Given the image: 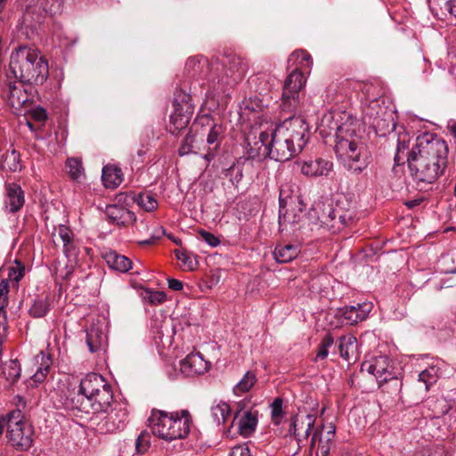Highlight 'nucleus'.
Wrapping results in <instances>:
<instances>
[{
  "label": "nucleus",
  "mask_w": 456,
  "mask_h": 456,
  "mask_svg": "<svg viewBox=\"0 0 456 456\" xmlns=\"http://www.w3.org/2000/svg\"><path fill=\"white\" fill-rule=\"evenodd\" d=\"M448 145L441 137L430 133L419 135L411 152L407 153L411 175L418 183H435L448 166Z\"/></svg>",
  "instance_id": "obj_1"
},
{
  "label": "nucleus",
  "mask_w": 456,
  "mask_h": 456,
  "mask_svg": "<svg viewBox=\"0 0 456 456\" xmlns=\"http://www.w3.org/2000/svg\"><path fill=\"white\" fill-rule=\"evenodd\" d=\"M362 123L344 113L337 126L334 151L339 163L352 175H361L369 166L370 155L363 138Z\"/></svg>",
  "instance_id": "obj_2"
},
{
  "label": "nucleus",
  "mask_w": 456,
  "mask_h": 456,
  "mask_svg": "<svg viewBox=\"0 0 456 456\" xmlns=\"http://www.w3.org/2000/svg\"><path fill=\"white\" fill-rule=\"evenodd\" d=\"M247 159H265L269 157L275 161L284 162L289 160L301 152L297 146L284 134L271 125L270 127L256 131H251L247 138Z\"/></svg>",
  "instance_id": "obj_3"
},
{
  "label": "nucleus",
  "mask_w": 456,
  "mask_h": 456,
  "mask_svg": "<svg viewBox=\"0 0 456 456\" xmlns=\"http://www.w3.org/2000/svg\"><path fill=\"white\" fill-rule=\"evenodd\" d=\"M10 69L22 83L42 85L49 75L47 61L36 48L20 46L11 56Z\"/></svg>",
  "instance_id": "obj_4"
},
{
  "label": "nucleus",
  "mask_w": 456,
  "mask_h": 456,
  "mask_svg": "<svg viewBox=\"0 0 456 456\" xmlns=\"http://www.w3.org/2000/svg\"><path fill=\"white\" fill-rule=\"evenodd\" d=\"M191 422V416L187 410L170 413L153 410L149 418L153 435L167 442L187 437Z\"/></svg>",
  "instance_id": "obj_5"
},
{
  "label": "nucleus",
  "mask_w": 456,
  "mask_h": 456,
  "mask_svg": "<svg viewBox=\"0 0 456 456\" xmlns=\"http://www.w3.org/2000/svg\"><path fill=\"white\" fill-rule=\"evenodd\" d=\"M218 65L219 71L209 78L214 90L224 91L226 87L234 86L243 79L248 70L247 61L235 53L226 54Z\"/></svg>",
  "instance_id": "obj_6"
},
{
  "label": "nucleus",
  "mask_w": 456,
  "mask_h": 456,
  "mask_svg": "<svg viewBox=\"0 0 456 456\" xmlns=\"http://www.w3.org/2000/svg\"><path fill=\"white\" fill-rule=\"evenodd\" d=\"M34 428L19 410L10 412L8 443L17 451H28L33 444Z\"/></svg>",
  "instance_id": "obj_7"
},
{
  "label": "nucleus",
  "mask_w": 456,
  "mask_h": 456,
  "mask_svg": "<svg viewBox=\"0 0 456 456\" xmlns=\"http://www.w3.org/2000/svg\"><path fill=\"white\" fill-rule=\"evenodd\" d=\"M305 83L302 71L298 67L291 71L286 77L281 98V109L282 112L296 113L300 106V94Z\"/></svg>",
  "instance_id": "obj_8"
},
{
  "label": "nucleus",
  "mask_w": 456,
  "mask_h": 456,
  "mask_svg": "<svg viewBox=\"0 0 456 456\" xmlns=\"http://www.w3.org/2000/svg\"><path fill=\"white\" fill-rule=\"evenodd\" d=\"M276 126L290 141V143L292 142L297 149L303 151L308 142L309 127L302 117L294 114Z\"/></svg>",
  "instance_id": "obj_9"
},
{
  "label": "nucleus",
  "mask_w": 456,
  "mask_h": 456,
  "mask_svg": "<svg viewBox=\"0 0 456 456\" xmlns=\"http://www.w3.org/2000/svg\"><path fill=\"white\" fill-rule=\"evenodd\" d=\"M362 370H366L375 376L379 385L388 381L400 382L398 378L400 372L395 370L391 360L387 355H379L371 361L362 362Z\"/></svg>",
  "instance_id": "obj_10"
},
{
  "label": "nucleus",
  "mask_w": 456,
  "mask_h": 456,
  "mask_svg": "<svg viewBox=\"0 0 456 456\" xmlns=\"http://www.w3.org/2000/svg\"><path fill=\"white\" fill-rule=\"evenodd\" d=\"M112 403L113 393L111 386H109L104 389H102L99 392L94 394V396H90L89 398L81 397L80 403H75L73 408L78 410L81 412L94 414L106 412L111 406Z\"/></svg>",
  "instance_id": "obj_11"
},
{
  "label": "nucleus",
  "mask_w": 456,
  "mask_h": 456,
  "mask_svg": "<svg viewBox=\"0 0 456 456\" xmlns=\"http://www.w3.org/2000/svg\"><path fill=\"white\" fill-rule=\"evenodd\" d=\"M128 411L123 403L114 402L107 416L97 425L101 433H115L122 430L127 422Z\"/></svg>",
  "instance_id": "obj_12"
},
{
  "label": "nucleus",
  "mask_w": 456,
  "mask_h": 456,
  "mask_svg": "<svg viewBox=\"0 0 456 456\" xmlns=\"http://www.w3.org/2000/svg\"><path fill=\"white\" fill-rule=\"evenodd\" d=\"M185 68L191 76H198L200 78L207 79L209 86L213 88V84L209 78L216 77V73L219 71L218 61L209 62L206 57L194 56L187 60Z\"/></svg>",
  "instance_id": "obj_13"
},
{
  "label": "nucleus",
  "mask_w": 456,
  "mask_h": 456,
  "mask_svg": "<svg viewBox=\"0 0 456 456\" xmlns=\"http://www.w3.org/2000/svg\"><path fill=\"white\" fill-rule=\"evenodd\" d=\"M371 309L372 305L370 302L357 304L356 305H346L338 308L335 317L342 325H354L365 320Z\"/></svg>",
  "instance_id": "obj_14"
},
{
  "label": "nucleus",
  "mask_w": 456,
  "mask_h": 456,
  "mask_svg": "<svg viewBox=\"0 0 456 456\" xmlns=\"http://www.w3.org/2000/svg\"><path fill=\"white\" fill-rule=\"evenodd\" d=\"M110 386L105 379L97 373L92 372L87 374L81 381L79 385V390L75 399H73V403H80L81 397L89 398L90 396H94V394L99 392L102 389Z\"/></svg>",
  "instance_id": "obj_15"
},
{
  "label": "nucleus",
  "mask_w": 456,
  "mask_h": 456,
  "mask_svg": "<svg viewBox=\"0 0 456 456\" xmlns=\"http://www.w3.org/2000/svg\"><path fill=\"white\" fill-rule=\"evenodd\" d=\"M4 207L10 213L20 211L25 203L24 191L16 183H5Z\"/></svg>",
  "instance_id": "obj_16"
},
{
  "label": "nucleus",
  "mask_w": 456,
  "mask_h": 456,
  "mask_svg": "<svg viewBox=\"0 0 456 456\" xmlns=\"http://www.w3.org/2000/svg\"><path fill=\"white\" fill-rule=\"evenodd\" d=\"M208 362L200 353L189 354L180 362L181 371L186 376L201 375L208 371Z\"/></svg>",
  "instance_id": "obj_17"
},
{
  "label": "nucleus",
  "mask_w": 456,
  "mask_h": 456,
  "mask_svg": "<svg viewBox=\"0 0 456 456\" xmlns=\"http://www.w3.org/2000/svg\"><path fill=\"white\" fill-rule=\"evenodd\" d=\"M333 168V163L330 160L317 158L305 161L301 165V173L306 176H327Z\"/></svg>",
  "instance_id": "obj_18"
},
{
  "label": "nucleus",
  "mask_w": 456,
  "mask_h": 456,
  "mask_svg": "<svg viewBox=\"0 0 456 456\" xmlns=\"http://www.w3.org/2000/svg\"><path fill=\"white\" fill-rule=\"evenodd\" d=\"M256 424V416L249 411H245L242 413L240 411L236 413L232 419V427L236 425L239 433L247 437L255 431Z\"/></svg>",
  "instance_id": "obj_19"
},
{
  "label": "nucleus",
  "mask_w": 456,
  "mask_h": 456,
  "mask_svg": "<svg viewBox=\"0 0 456 456\" xmlns=\"http://www.w3.org/2000/svg\"><path fill=\"white\" fill-rule=\"evenodd\" d=\"M340 356L346 362H355L358 358V343L354 335H344L338 338Z\"/></svg>",
  "instance_id": "obj_20"
},
{
  "label": "nucleus",
  "mask_w": 456,
  "mask_h": 456,
  "mask_svg": "<svg viewBox=\"0 0 456 456\" xmlns=\"http://www.w3.org/2000/svg\"><path fill=\"white\" fill-rule=\"evenodd\" d=\"M314 422V416L310 414L306 415L305 419H302L300 422L297 419H294L289 424V432L294 435L298 443H301L310 436Z\"/></svg>",
  "instance_id": "obj_21"
},
{
  "label": "nucleus",
  "mask_w": 456,
  "mask_h": 456,
  "mask_svg": "<svg viewBox=\"0 0 456 456\" xmlns=\"http://www.w3.org/2000/svg\"><path fill=\"white\" fill-rule=\"evenodd\" d=\"M35 362L38 364V367L35 374L31 377V380L33 385L37 386L45 380L51 370L53 360L49 354L40 352L36 355Z\"/></svg>",
  "instance_id": "obj_22"
},
{
  "label": "nucleus",
  "mask_w": 456,
  "mask_h": 456,
  "mask_svg": "<svg viewBox=\"0 0 456 456\" xmlns=\"http://www.w3.org/2000/svg\"><path fill=\"white\" fill-rule=\"evenodd\" d=\"M370 126H371L378 134L386 135L387 133L395 130L396 124L393 113L387 107L383 112H380L379 117L371 122Z\"/></svg>",
  "instance_id": "obj_23"
},
{
  "label": "nucleus",
  "mask_w": 456,
  "mask_h": 456,
  "mask_svg": "<svg viewBox=\"0 0 456 456\" xmlns=\"http://www.w3.org/2000/svg\"><path fill=\"white\" fill-rule=\"evenodd\" d=\"M193 113L181 110H174L169 117L170 126L169 132L172 134H178L182 130L185 129L190 123Z\"/></svg>",
  "instance_id": "obj_24"
},
{
  "label": "nucleus",
  "mask_w": 456,
  "mask_h": 456,
  "mask_svg": "<svg viewBox=\"0 0 456 456\" xmlns=\"http://www.w3.org/2000/svg\"><path fill=\"white\" fill-rule=\"evenodd\" d=\"M102 179L106 188H117L123 182L122 170L117 166L107 165L102 168Z\"/></svg>",
  "instance_id": "obj_25"
},
{
  "label": "nucleus",
  "mask_w": 456,
  "mask_h": 456,
  "mask_svg": "<svg viewBox=\"0 0 456 456\" xmlns=\"http://www.w3.org/2000/svg\"><path fill=\"white\" fill-rule=\"evenodd\" d=\"M104 259L111 269L121 273H126L132 268V261L128 257L119 255L115 251L106 253Z\"/></svg>",
  "instance_id": "obj_26"
},
{
  "label": "nucleus",
  "mask_w": 456,
  "mask_h": 456,
  "mask_svg": "<svg viewBox=\"0 0 456 456\" xmlns=\"http://www.w3.org/2000/svg\"><path fill=\"white\" fill-rule=\"evenodd\" d=\"M299 254V248L296 245H277L273 251L274 258L279 263H289Z\"/></svg>",
  "instance_id": "obj_27"
},
{
  "label": "nucleus",
  "mask_w": 456,
  "mask_h": 456,
  "mask_svg": "<svg viewBox=\"0 0 456 456\" xmlns=\"http://www.w3.org/2000/svg\"><path fill=\"white\" fill-rule=\"evenodd\" d=\"M58 234L63 243V251L68 257L77 255V248L74 243L73 232L66 225L61 224L58 227Z\"/></svg>",
  "instance_id": "obj_28"
},
{
  "label": "nucleus",
  "mask_w": 456,
  "mask_h": 456,
  "mask_svg": "<svg viewBox=\"0 0 456 456\" xmlns=\"http://www.w3.org/2000/svg\"><path fill=\"white\" fill-rule=\"evenodd\" d=\"M335 427L330 425L327 427L325 435L322 434L319 438V444L316 451V456H329L333 440L335 437Z\"/></svg>",
  "instance_id": "obj_29"
},
{
  "label": "nucleus",
  "mask_w": 456,
  "mask_h": 456,
  "mask_svg": "<svg viewBox=\"0 0 456 456\" xmlns=\"http://www.w3.org/2000/svg\"><path fill=\"white\" fill-rule=\"evenodd\" d=\"M173 107L174 110H181L183 111L188 109V112L193 113L194 105L191 102V95L184 90L177 88L174 94Z\"/></svg>",
  "instance_id": "obj_30"
},
{
  "label": "nucleus",
  "mask_w": 456,
  "mask_h": 456,
  "mask_svg": "<svg viewBox=\"0 0 456 456\" xmlns=\"http://www.w3.org/2000/svg\"><path fill=\"white\" fill-rule=\"evenodd\" d=\"M409 142H410V136L408 134H399L397 137V147H396V153L395 155L394 160L395 165L400 166L401 164L404 163V159H408V155L411 152L409 151Z\"/></svg>",
  "instance_id": "obj_31"
},
{
  "label": "nucleus",
  "mask_w": 456,
  "mask_h": 456,
  "mask_svg": "<svg viewBox=\"0 0 456 456\" xmlns=\"http://www.w3.org/2000/svg\"><path fill=\"white\" fill-rule=\"evenodd\" d=\"M50 298L48 296H41L37 297L32 305L30 306L28 313L30 316L34 318H41L47 314L50 311Z\"/></svg>",
  "instance_id": "obj_32"
},
{
  "label": "nucleus",
  "mask_w": 456,
  "mask_h": 456,
  "mask_svg": "<svg viewBox=\"0 0 456 456\" xmlns=\"http://www.w3.org/2000/svg\"><path fill=\"white\" fill-rule=\"evenodd\" d=\"M387 107L382 106L378 100H373L362 108L363 120L369 126L371 125L373 120L379 117L380 112L386 110Z\"/></svg>",
  "instance_id": "obj_33"
},
{
  "label": "nucleus",
  "mask_w": 456,
  "mask_h": 456,
  "mask_svg": "<svg viewBox=\"0 0 456 456\" xmlns=\"http://www.w3.org/2000/svg\"><path fill=\"white\" fill-rule=\"evenodd\" d=\"M211 416L217 424H224L231 416L230 405L225 402H219L211 407Z\"/></svg>",
  "instance_id": "obj_34"
},
{
  "label": "nucleus",
  "mask_w": 456,
  "mask_h": 456,
  "mask_svg": "<svg viewBox=\"0 0 456 456\" xmlns=\"http://www.w3.org/2000/svg\"><path fill=\"white\" fill-rule=\"evenodd\" d=\"M105 339L104 334L94 328L90 329L86 333V344L91 353L98 352L102 349Z\"/></svg>",
  "instance_id": "obj_35"
},
{
  "label": "nucleus",
  "mask_w": 456,
  "mask_h": 456,
  "mask_svg": "<svg viewBox=\"0 0 456 456\" xmlns=\"http://www.w3.org/2000/svg\"><path fill=\"white\" fill-rule=\"evenodd\" d=\"M106 215L112 224L124 225L126 223V216H129L131 213L124 208L117 205H110L106 208Z\"/></svg>",
  "instance_id": "obj_36"
},
{
  "label": "nucleus",
  "mask_w": 456,
  "mask_h": 456,
  "mask_svg": "<svg viewBox=\"0 0 456 456\" xmlns=\"http://www.w3.org/2000/svg\"><path fill=\"white\" fill-rule=\"evenodd\" d=\"M311 55L305 50L299 49L294 51L288 59L289 66L296 65L301 68H309L312 65Z\"/></svg>",
  "instance_id": "obj_37"
},
{
  "label": "nucleus",
  "mask_w": 456,
  "mask_h": 456,
  "mask_svg": "<svg viewBox=\"0 0 456 456\" xmlns=\"http://www.w3.org/2000/svg\"><path fill=\"white\" fill-rule=\"evenodd\" d=\"M429 410L432 411L433 418H440L448 413L452 404L444 397L431 400L428 402Z\"/></svg>",
  "instance_id": "obj_38"
},
{
  "label": "nucleus",
  "mask_w": 456,
  "mask_h": 456,
  "mask_svg": "<svg viewBox=\"0 0 456 456\" xmlns=\"http://www.w3.org/2000/svg\"><path fill=\"white\" fill-rule=\"evenodd\" d=\"M134 201L142 209L151 212L158 208V201L153 194L149 191L140 192L134 197Z\"/></svg>",
  "instance_id": "obj_39"
},
{
  "label": "nucleus",
  "mask_w": 456,
  "mask_h": 456,
  "mask_svg": "<svg viewBox=\"0 0 456 456\" xmlns=\"http://www.w3.org/2000/svg\"><path fill=\"white\" fill-rule=\"evenodd\" d=\"M140 296L143 302L152 305L162 304L167 298L165 292L150 289H142L140 292Z\"/></svg>",
  "instance_id": "obj_40"
},
{
  "label": "nucleus",
  "mask_w": 456,
  "mask_h": 456,
  "mask_svg": "<svg viewBox=\"0 0 456 456\" xmlns=\"http://www.w3.org/2000/svg\"><path fill=\"white\" fill-rule=\"evenodd\" d=\"M256 377L254 372L247 371L243 378L233 388L235 394L248 392L256 384Z\"/></svg>",
  "instance_id": "obj_41"
},
{
  "label": "nucleus",
  "mask_w": 456,
  "mask_h": 456,
  "mask_svg": "<svg viewBox=\"0 0 456 456\" xmlns=\"http://www.w3.org/2000/svg\"><path fill=\"white\" fill-rule=\"evenodd\" d=\"M270 407L272 422L273 425L279 426L285 416L282 398L276 397L271 403Z\"/></svg>",
  "instance_id": "obj_42"
},
{
  "label": "nucleus",
  "mask_w": 456,
  "mask_h": 456,
  "mask_svg": "<svg viewBox=\"0 0 456 456\" xmlns=\"http://www.w3.org/2000/svg\"><path fill=\"white\" fill-rule=\"evenodd\" d=\"M9 281L4 279L0 282V318L7 320L5 308L9 305Z\"/></svg>",
  "instance_id": "obj_43"
},
{
  "label": "nucleus",
  "mask_w": 456,
  "mask_h": 456,
  "mask_svg": "<svg viewBox=\"0 0 456 456\" xmlns=\"http://www.w3.org/2000/svg\"><path fill=\"white\" fill-rule=\"evenodd\" d=\"M333 337L330 333L326 334L318 346L314 361L317 362L319 360L326 359L329 354V348L333 345Z\"/></svg>",
  "instance_id": "obj_44"
},
{
  "label": "nucleus",
  "mask_w": 456,
  "mask_h": 456,
  "mask_svg": "<svg viewBox=\"0 0 456 456\" xmlns=\"http://www.w3.org/2000/svg\"><path fill=\"white\" fill-rule=\"evenodd\" d=\"M437 380L436 370L434 367L424 370L419 374V382L423 383L425 389L428 390L429 387Z\"/></svg>",
  "instance_id": "obj_45"
},
{
  "label": "nucleus",
  "mask_w": 456,
  "mask_h": 456,
  "mask_svg": "<svg viewBox=\"0 0 456 456\" xmlns=\"http://www.w3.org/2000/svg\"><path fill=\"white\" fill-rule=\"evenodd\" d=\"M20 365L17 360L10 361L4 370L6 379L12 383L16 382L20 376Z\"/></svg>",
  "instance_id": "obj_46"
},
{
  "label": "nucleus",
  "mask_w": 456,
  "mask_h": 456,
  "mask_svg": "<svg viewBox=\"0 0 456 456\" xmlns=\"http://www.w3.org/2000/svg\"><path fill=\"white\" fill-rule=\"evenodd\" d=\"M25 274V265L22 262L15 260L14 265L8 268V281L19 282Z\"/></svg>",
  "instance_id": "obj_47"
},
{
  "label": "nucleus",
  "mask_w": 456,
  "mask_h": 456,
  "mask_svg": "<svg viewBox=\"0 0 456 456\" xmlns=\"http://www.w3.org/2000/svg\"><path fill=\"white\" fill-rule=\"evenodd\" d=\"M67 167L72 180H77L83 174V167L80 159L77 158L68 159Z\"/></svg>",
  "instance_id": "obj_48"
},
{
  "label": "nucleus",
  "mask_w": 456,
  "mask_h": 456,
  "mask_svg": "<svg viewBox=\"0 0 456 456\" xmlns=\"http://www.w3.org/2000/svg\"><path fill=\"white\" fill-rule=\"evenodd\" d=\"M194 141H195V135L192 134L191 130H190L181 143V146L178 150V154L180 156H185L190 153H192V147H193Z\"/></svg>",
  "instance_id": "obj_49"
},
{
  "label": "nucleus",
  "mask_w": 456,
  "mask_h": 456,
  "mask_svg": "<svg viewBox=\"0 0 456 456\" xmlns=\"http://www.w3.org/2000/svg\"><path fill=\"white\" fill-rule=\"evenodd\" d=\"M223 134V127L221 125L214 124L211 126V128L207 136V142L208 144H214L216 143V146L215 149L218 148V145L220 143V138L221 134Z\"/></svg>",
  "instance_id": "obj_50"
},
{
  "label": "nucleus",
  "mask_w": 456,
  "mask_h": 456,
  "mask_svg": "<svg viewBox=\"0 0 456 456\" xmlns=\"http://www.w3.org/2000/svg\"><path fill=\"white\" fill-rule=\"evenodd\" d=\"M339 212L340 208H333L332 207L329 206L327 208V215L324 211L321 217V222L327 225L330 224L331 226H335L336 219Z\"/></svg>",
  "instance_id": "obj_51"
},
{
  "label": "nucleus",
  "mask_w": 456,
  "mask_h": 456,
  "mask_svg": "<svg viewBox=\"0 0 456 456\" xmlns=\"http://www.w3.org/2000/svg\"><path fill=\"white\" fill-rule=\"evenodd\" d=\"M199 235L202 240H204L208 245L211 247H216L221 242L215 234L205 230H200Z\"/></svg>",
  "instance_id": "obj_52"
},
{
  "label": "nucleus",
  "mask_w": 456,
  "mask_h": 456,
  "mask_svg": "<svg viewBox=\"0 0 456 456\" xmlns=\"http://www.w3.org/2000/svg\"><path fill=\"white\" fill-rule=\"evenodd\" d=\"M29 118L37 122L44 123L47 119V113L42 107H37L28 113Z\"/></svg>",
  "instance_id": "obj_53"
},
{
  "label": "nucleus",
  "mask_w": 456,
  "mask_h": 456,
  "mask_svg": "<svg viewBox=\"0 0 456 456\" xmlns=\"http://www.w3.org/2000/svg\"><path fill=\"white\" fill-rule=\"evenodd\" d=\"M175 256L177 259L180 260L188 269L193 270L195 265L191 256L185 251L176 250Z\"/></svg>",
  "instance_id": "obj_54"
},
{
  "label": "nucleus",
  "mask_w": 456,
  "mask_h": 456,
  "mask_svg": "<svg viewBox=\"0 0 456 456\" xmlns=\"http://www.w3.org/2000/svg\"><path fill=\"white\" fill-rule=\"evenodd\" d=\"M149 446V442L147 440V435L145 433H141L135 441V447L138 452H143L147 450Z\"/></svg>",
  "instance_id": "obj_55"
},
{
  "label": "nucleus",
  "mask_w": 456,
  "mask_h": 456,
  "mask_svg": "<svg viewBox=\"0 0 456 456\" xmlns=\"http://www.w3.org/2000/svg\"><path fill=\"white\" fill-rule=\"evenodd\" d=\"M230 456H251V453L247 444H241L234 446L230 452Z\"/></svg>",
  "instance_id": "obj_56"
},
{
  "label": "nucleus",
  "mask_w": 456,
  "mask_h": 456,
  "mask_svg": "<svg viewBox=\"0 0 456 456\" xmlns=\"http://www.w3.org/2000/svg\"><path fill=\"white\" fill-rule=\"evenodd\" d=\"M63 4V0H49V4H47V9H45L46 12H50L52 14H55L61 11V7Z\"/></svg>",
  "instance_id": "obj_57"
},
{
  "label": "nucleus",
  "mask_w": 456,
  "mask_h": 456,
  "mask_svg": "<svg viewBox=\"0 0 456 456\" xmlns=\"http://www.w3.org/2000/svg\"><path fill=\"white\" fill-rule=\"evenodd\" d=\"M337 218L338 219V223L343 225H347L353 219V214L351 212H342L340 209L339 214H338Z\"/></svg>",
  "instance_id": "obj_58"
},
{
  "label": "nucleus",
  "mask_w": 456,
  "mask_h": 456,
  "mask_svg": "<svg viewBox=\"0 0 456 456\" xmlns=\"http://www.w3.org/2000/svg\"><path fill=\"white\" fill-rule=\"evenodd\" d=\"M10 420V412L5 416L0 417V436L3 435L4 429H6V437H8V425Z\"/></svg>",
  "instance_id": "obj_59"
},
{
  "label": "nucleus",
  "mask_w": 456,
  "mask_h": 456,
  "mask_svg": "<svg viewBox=\"0 0 456 456\" xmlns=\"http://www.w3.org/2000/svg\"><path fill=\"white\" fill-rule=\"evenodd\" d=\"M167 284H168V288L175 291L182 290L183 288L182 281H180L176 279H174V278L167 279Z\"/></svg>",
  "instance_id": "obj_60"
},
{
  "label": "nucleus",
  "mask_w": 456,
  "mask_h": 456,
  "mask_svg": "<svg viewBox=\"0 0 456 456\" xmlns=\"http://www.w3.org/2000/svg\"><path fill=\"white\" fill-rule=\"evenodd\" d=\"M444 8L456 19V0H447Z\"/></svg>",
  "instance_id": "obj_61"
},
{
  "label": "nucleus",
  "mask_w": 456,
  "mask_h": 456,
  "mask_svg": "<svg viewBox=\"0 0 456 456\" xmlns=\"http://www.w3.org/2000/svg\"><path fill=\"white\" fill-rule=\"evenodd\" d=\"M453 286H456V281H453L452 278L449 277V278L444 279L441 281L440 285L437 287V289L441 290L444 288H452Z\"/></svg>",
  "instance_id": "obj_62"
},
{
  "label": "nucleus",
  "mask_w": 456,
  "mask_h": 456,
  "mask_svg": "<svg viewBox=\"0 0 456 456\" xmlns=\"http://www.w3.org/2000/svg\"><path fill=\"white\" fill-rule=\"evenodd\" d=\"M165 233V230L162 228V227H159L158 229V234L157 235H152L151 236L150 239L148 240H145L143 241H142L141 243L142 244H152L154 243L161 235H163Z\"/></svg>",
  "instance_id": "obj_63"
},
{
  "label": "nucleus",
  "mask_w": 456,
  "mask_h": 456,
  "mask_svg": "<svg viewBox=\"0 0 456 456\" xmlns=\"http://www.w3.org/2000/svg\"><path fill=\"white\" fill-rule=\"evenodd\" d=\"M448 129L450 131V133L454 136V138L456 139V120H452L450 121L449 125H448Z\"/></svg>",
  "instance_id": "obj_64"
}]
</instances>
